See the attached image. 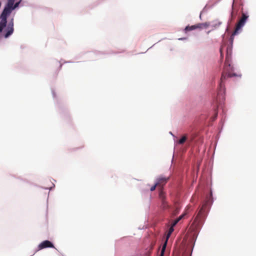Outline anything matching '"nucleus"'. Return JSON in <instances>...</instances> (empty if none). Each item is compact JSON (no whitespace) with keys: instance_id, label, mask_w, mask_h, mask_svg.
<instances>
[{"instance_id":"nucleus-11","label":"nucleus","mask_w":256,"mask_h":256,"mask_svg":"<svg viewBox=\"0 0 256 256\" xmlns=\"http://www.w3.org/2000/svg\"><path fill=\"white\" fill-rule=\"evenodd\" d=\"M196 28H197V26L196 24H194V25H193L192 26H186V28H184V31L186 32L188 31L192 30H194Z\"/></svg>"},{"instance_id":"nucleus-7","label":"nucleus","mask_w":256,"mask_h":256,"mask_svg":"<svg viewBox=\"0 0 256 256\" xmlns=\"http://www.w3.org/2000/svg\"><path fill=\"white\" fill-rule=\"evenodd\" d=\"M159 198L161 200V206L163 209H166L168 207V202L166 200V197L164 192L160 190L159 192Z\"/></svg>"},{"instance_id":"nucleus-9","label":"nucleus","mask_w":256,"mask_h":256,"mask_svg":"<svg viewBox=\"0 0 256 256\" xmlns=\"http://www.w3.org/2000/svg\"><path fill=\"white\" fill-rule=\"evenodd\" d=\"M210 25V22H206L204 23H199L196 24L198 28L203 29L206 28Z\"/></svg>"},{"instance_id":"nucleus-10","label":"nucleus","mask_w":256,"mask_h":256,"mask_svg":"<svg viewBox=\"0 0 256 256\" xmlns=\"http://www.w3.org/2000/svg\"><path fill=\"white\" fill-rule=\"evenodd\" d=\"M185 214H184L176 219L172 224L171 226L174 227L184 217Z\"/></svg>"},{"instance_id":"nucleus-5","label":"nucleus","mask_w":256,"mask_h":256,"mask_svg":"<svg viewBox=\"0 0 256 256\" xmlns=\"http://www.w3.org/2000/svg\"><path fill=\"white\" fill-rule=\"evenodd\" d=\"M174 226H171L170 227V228L168 230V233L166 234V240H165L164 244H163V246H162V248L161 250L160 256H164V251H165V250H166V246L167 245L168 240L169 238L170 237L171 234L174 232Z\"/></svg>"},{"instance_id":"nucleus-6","label":"nucleus","mask_w":256,"mask_h":256,"mask_svg":"<svg viewBox=\"0 0 256 256\" xmlns=\"http://www.w3.org/2000/svg\"><path fill=\"white\" fill-rule=\"evenodd\" d=\"M169 180V177H166L162 176H158L156 179V182L160 188V190H162V187L164 186L168 180Z\"/></svg>"},{"instance_id":"nucleus-4","label":"nucleus","mask_w":256,"mask_h":256,"mask_svg":"<svg viewBox=\"0 0 256 256\" xmlns=\"http://www.w3.org/2000/svg\"><path fill=\"white\" fill-rule=\"evenodd\" d=\"M248 16L246 14L242 13V16L240 19L239 20L238 22L236 24L235 28V30L233 33L232 34V36H234L237 34L238 33V31L241 29V28L244 25L246 20L248 19Z\"/></svg>"},{"instance_id":"nucleus-16","label":"nucleus","mask_w":256,"mask_h":256,"mask_svg":"<svg viewBox=\"0 0 256 256\" xmlns=\"http://www.w3.org/2000/svg\"><path fill=\"white\" fill-rule=\"evenodd\" d=\"M220 52H222V50H220ZM220 56H221V57L222 58V53H221L220 54Z\"/></svg>"},{"instance_id":"nucleus-15","label":"nucleus","mask_w":256,"mask_h":256,"mask_svg":"<svg viewBox=\"0 0 256 256\" xmlns=\"http://www.w3.org/2000/svg\"><path fill=\"white\" fill-rule=\"evenodd\" d=\"M186 39L185 38H178L179 40H184Z\"/></svg>"},{"instance_id":"nucleus-13","label":"nucleus","mask_w":256,"mask_h":256,"mask_svg":"<svg viewBox=\"0 0 256 256\" xmlns=\"http://www.w3.org/2000/svg\"><path fill=\"white\" fill-rule=\"evenodd\" d=\"M187 139L186 136H184L178 141V144H182L185 142Z\"/></svg>"},{"instance_id":"nucleus-8","label":"nucleus","mask_w":256,"mask_h":256,"mask_svg":"<svg viewBox=\"0 0 256 256\" xmlns=\"http://www.w3.org/2000/svg\"><path fill=\"white\" fill-rule=\"evenodd\" d=\"M48 248H54V244L50 241L48 240L43 241L38 245L39 250Z\"/></svg>"},{"instance_id":"nucleus-1","label":"nucleus","mask_w":256,"mask_h":256,"mask_svg":"<svg viewBox=\"0 0 256 256\" xmlns=\"http://www.w3.org/2000/svg\"><path fill=\"white\" fill-rule=\"evenodd\" d=\"M8 2L0 15V32L6 26V18L12 11L18 6L20 2H15L14 0H7Z\"/></svg>"},{"instance_id":"nucleus-2","label":"nucleus","mask_w":256,"mask_h":256,"mask_svg":"<svg viewBox=\"0 0 256 256\" xmlns=\"http://www.w3.org/2000/svg\"><path fill=\"white\" fill-rule=\"evenodd\" d=\"M232 71L233 67L230 66V56H228V52H227L224 70L222 74L220 83V89L223 88L224 87V82L227 78H231L236 76V74L232 72Z\"/></svg>"},{"instance_id":"nucleus-12","label":"nucleus","mask_w":256,"mask_h":256,"mask_svg":"<svg viewBox=\"0 0 256 256\" xmlns=\"http://www.w3.org/2000/svg\"><path fill=\"white\" fill-rule=\"evenodd\" d=\"M222 22L218 20H214L211 22V25L214 28H216L220 26Z\"/></svg>"},{"instance_id":"nucleus-3","label":"nucleus","mask_w":256,"mask_h":256,"mask_svg":"<svg viewBox=\"0 0 256 256\" xmlns=\"http://www.w3.org/2000/svg\"><path fill=\"white\" fill-rule=\"evenodd\" d=\"M7 24V22L6 23ZM14 32V18H12L10 21L3 28L2 32L0 33L3 34V36L4 38H8L11 36Z\"/></svg>"},{"instance_id":"nucleus-14","label":"nucleus","mask_w":256,"mask_h":256,"mask_svg":"<svg viewBox=\"0 0 256 256\" xmlns=\"http://www.w3.org/2000/svg\"><path fill=\"white\" fill-rule=\"evenodd\" d=\"M158 186V188H160V186H158V185L156 184H156H154V185L153 186H152L150 188V191L152 192L154 190H156V187Z\"/></svg>"}]
</instances>
